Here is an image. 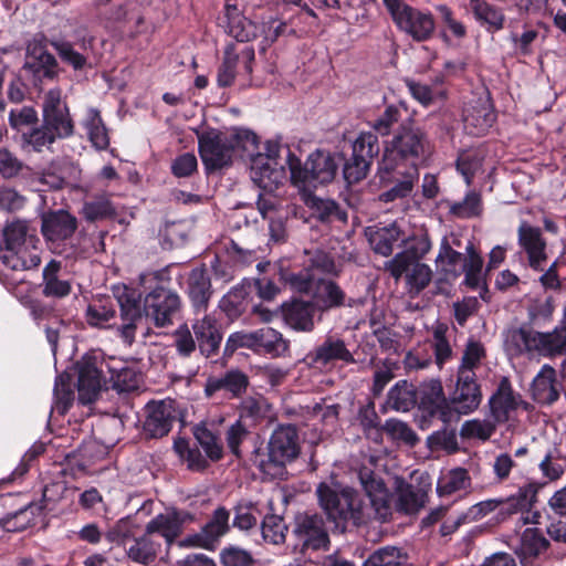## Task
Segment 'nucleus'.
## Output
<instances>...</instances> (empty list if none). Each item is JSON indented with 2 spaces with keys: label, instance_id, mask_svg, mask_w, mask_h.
Wrapping results in <instances>:
<instances>
[{
  "label": "nucleus",
  "instance_id": "44",
  "mask_svg": "<svg viewBox=\"0 0 566 566\" xmlns=\"http://www.w3.org/2000/svg\"><path fill=\"white\" fill-rule=\"evenodd\" d=\"M192 434L196 439V444L202 448L205 457L209 462H219L224 457L223 444L220 437L211 431L206 424H196L192 428Z\"/></svg>",
  "mask_w": 566,
  "mask_h": 566
},
{
  "label": "nucleus",
  "instance_id": "29",
  "mask_svg": "<svg viewBox=\"0 0 566 566\" xmlns=\"http://www.w3.org/2000/svg\"><path fill=\"white\" fill-rule=\"evenodd\" d=\"M345 291L333 280L317 279L312 292V301L322 315L333 310L352 306Z\"/></svg>",
  "mask_w": 566,
  "mask_h": 566
},
{
  "label": "nucleus",
  "instance_id": "4",
  "mask_svg": "<svg viewBox=\"0 0 566 566\" xmlns=\"http://www.w3.org/2000/svg\"><path fill=\"white\" fill-rule=\"evenodd\" d=\"M117 304L123 322L118 326L119 335L128 344L135 339L137 324L143 319V313L155 327L163 328L174 324L182 305L179 294L164 284H157L145 295L143 308L133 291L123 292L117 297Z\"/></svg>",
  "mask_w": 566,
  "mask_h": 566
},
{
  "label": "nucleus",
  "instance_id": "19",
  "mask_svg": "<svg viewBox=\"0 0 566 566\" xmlns=\"http://www.w3.org/2000/svg\"><path fill=\"white\" fill-rule=\"evenodd\" d=\"M250 386L249 376L239 368H231L206 380L203 392L209 399L222 394L228 400L242 398Z\"/></svg>",
  "mask_w": 566,
  "mask_h": 566
},
{
  "label": "nucleus",
  "instance_id": "10",
  "mask_svg": "<svg viewBox=\"0 0 566 566\" xmlns=\"http://www.w3.org/2000/svg\"><path fill=\"white\" fill-rule=\"evenodd\" d=\"M397 29L417 43L433 39L437 21L431 11L401 3L388 10Z\"/></svg>",
  "mask_w": 566,
  "mask_h": 566
},
{
  "label": "nucleus",
  "instance_id": "3",
  "mask_svg": "<svg viewBox=\"0 0 566 566\" xmlns=\"http://www.w3.org/2000/svg\"><path fill=\"white\" fill-rule=\"evenodd\" d=\"M357 479L365 495L352 486H346L342 520L336 524L340 532L359 528L373 520L386 522L391 516V493L382 478L369 467L363 465L357 471Z\"/></svg>",
  "mask_w": 566,
  "mask_h": 566
},
{
  "label": "nucleus",
  "instance_id": "49",
  "mask_svg": "<svg viewBox=\"0 0 566 566\" xmlns=\"http://www.w3.org/2000/svg\"><path fill=\"white\" fill-rule=\"evenodd\" d=\"M74 374L71 371H63L60 374L54 384V409L59 415L64 416L73 405L74 390H73Z\"/></svg>",
  "mask_w": 566,
  "mask_h": 566
},
{
  "label": "nucleus",
  "instance_id": "28",
  "mask_svg": "<svg viewBox=\"0 0 566 566\" xmlns=\"http://www.w3.org/2000/svg\"><path fill=\"white\" fill-rule=\"evenodd\" d=\"M191 327L201 355L207 358L218 355L223 338L218 321L210 315H205L202 318L195 319Z\"/></svg>",
  "mask_w": 566,
  "mask_h": 566
},
{
  "label": "nucleus",
  "instance_id": "17",
  "mask_svg": "<svg viewBox=\"0 0 566 566\" xmlns=\"http://www.w3.org/2000/svg\"><path fill=\"white\" fill-rule=\"evenodd\" d=\"M177 420L175 401L150 400L145 406L143 431L147 439H160L171 431Z\"/></svg>",
  "mask_w": 566,
  "mask_h": 566
},
{
  "label": "nucleus",
  "instance_id": "7",
  "mask_svg": "<svg viewBox=\"0 0 566 566\" xmlns=\"http://www.w3.org/2000/svg\"><path fill=\"white\" fill-rule=\"evenodd\" d=\"M505 344L515 355L537 354L549 359L566 355V307L553 331L538 332L524 323L507 331Z\"/></svg>",
  "mask_w": 566,
  "mask_h": 566
},
{
  "label": "nucleus",
  "instance_id": "22",
  "mask_svg": "<svg viewBox=\"0 0 566 566\" xmlns=\"http://www.w3.org/2000/svg\"><path fill=\"white\" fill-rule=\"evenodd\" d=\"M218 20L224 32L238 42L253 41L260 34V25L247 18L237 4L227 2Z\"/></svg>",
  "mask_w": 566,
  "mask_h": 566
},
{
  "label": "nucleus",
  "instance_id": "6",
  "mask_svg": "<svg viewBox=\"0 0 566 566\" xmlns=\"http://www.w3.org/2000/svg\"><path fill=\"white\" fill-rule=\"evenodd\" d=\"M301 452L298 432L294 424H279L270 436L266 450L260 436L254 437V449L249 461L262 474L270 479H282L286 474V464L294 461Z\"/></svg>",
  "mask_w": 566,
  "mask_h": 566
},
{
  "label": "nucleus",
  "instance_id": "9",
  "mask_svg": "<svg viewBox=\"0 0 566 566\" xmlns=\"http://www.w3.org/2000/svg\"><path fill=\"white\" fill-rule=\"evenodd\" d=\"M293 552L305 555L307 552L328 551L329 534L324 517L318 513H297L292 524Z\"/></svg>",
  "mask_w": 566,
  "mask_h": 566
},
{
  "label": "nucleus",
  "instance_id": "61",
  "mask_svg": "<svg viewBox=\"0 0 566 566\" xmlns=\"http://www.w3.org/2000/svg\"><path fill=\"white\" fill-rule=\"evenodd\" d=\"M481 195L476 191H469L462 201L450 205L449 212L459 219H471L482 213Z\"/></svg>",
  "mask_w": 566,
  "mask_h": 566
},
{
  "label": "nucleus",
  "instance_id": "46",
  "mask_svg": "<svg viewBox=\"0 0 566 566\" xmlns=\"http://www.w3.org/2000/svg\"><path fill=\"white\" fill-rule=\"evenodd\" d=\"M85 316L87 324L92 327H112L114 323L111 322L116 317L115 304L109 297L95 300L88 304Z\"/></svg>",
  "mask_w": 566,
  "mask_h": 566
},
{
  "label": "nucleus",
  "instance_id": "33",
  "mask_svg": "<svg viewBox=\"0 0 566 566\" xmlns=\"http://www.w3.org/2000/svg\"><path fill=\"white\" fill-rule=\"evenodd\" d=\"M491 416L497 423L509 420L510 413L517 409V401L514 396L512 384L507 377H503L494 394L489 400Z\"/></svg>",
  "mask_w": 566,
  "mask_h": 566
},
{
  "label": "nucleus",
  "instance_id": "41",
  "mask_svg": "<svg viewBox=\"0 0 566 566\" xmlns=\"http://www.w3.org/2000/svg\"><path fill=\"white\" fill-rule=\"evenodd\" d=\"M289 349V342L277 331L271 327H262L255 331V347L253 349L255 354L281 357Z\"/></svg>",
  "mask_w": 566,
  "mask_h": 566
},
{
  "label": "nucleus",
  "instance_id": "47",
  "mask_svg": "<svg viewBox=\"0 0 566 566\" xmlns=\"http://www.w3.org/2000/svg\"><path fill=\"white\" fill-rule=\"evenodd\" d=\"M440 22V38L443 42H450V35L455 39L467 36V27L455 18L454 11L447 4H437L434 7Z\"/></svg>",
  "mask_w": 566,
  "mask_h": 566
},
{
  "label": "nucleus",
  "instance_id": "57",
  "mask_svg": "<svg viewBox=\"0 0 566 566\" xmlns=\"http://www.w3.org/2000/svg\"><path fill=\"white\" fill-rule=\"evenodd\" d=\"M262 537L266 543L281 545L285 543L289 526L284 517L279 514L268 513L261 522Z\"/></svg>",
  "mask_w": 566,
  "mask_h": 566
},
{
  "label": "nucleus",
  "instance_id": "11",
  "mask_svg": "<svg viewBox=\"0 0 566 566\" xmlns=\"http://www.w3.org/2000/svg\"><path fill=\"white\" fill-rule=\"evenodd\" d=\"M392 168L389 169L382 160L379 161L378 175L381 186L386 188L379 195V200L385 203L408 198L420 176L416 165L408 167L395 165Z\"/></svg>",
  "mask_w": 566,
  "mask_h": 566
},
{
  "label": "nucleus",
  "instance_id": "56",
  "mask_svg": "<svg viewBox=\"0 0 566 566\" xmlns=\"http://www.w3.org/2000/svg\"><path fill=\"white\" fill-rule=\"evenodd\" d=\"M84 128L93 147L97 150H106L108 148V132L98 111H90V114L84 122Z\"/></svg>",
  "mask_w": 566,
  "mask_h": 566
},
{
  "label": "nucleus",
  "instance_id": "55",
  "mask_svg": "<svg viewBox=\"0 0 566 566\" xmlns=\"http://www.w3.org/2000/svg\"><path fill=\"white\" fill-rule=\"evenodd\" d=\"M229 521L230 511L224 506H218L212 512L210 520L202 526L209 544H212L213 547H216L222 536L229 533L231 528Z\"/></svg>",
  "mask_w": 566,
  "mask_h": 566
},
{
  "label": "nucleus",
  "instance_id": "32",
  "mask_svg": "<svg viewBox=\"0 0 566 566\" xmlns=\"http://www.w3.org/2000/svg\"><path fill=\"white\" fill-rule=\"evenodd\" d=\"M187 285V294L195 312H206L213 294L208 270L203 265L192 269Z\"/></svg>",
  "mask_w": 566,
  "mask_h": 566
},
{
  "label": "nucleus",
  "instance_id": "48",
  "mask_svg": "<svg viewBox=\"0 0 566 566\" xmlns=\"http://www.w3.org/2000/svg\"><path fill=\"white\" fill-rule=\"evenodd\" d=\"M426 497L424 492L415 489L409 483H402L397 490L396 511L403 514H415L424 506Z\"/></svg>",
  "mask_w": 566,
  "mask_h": 566
},
{
  "label": "nucleus",
  "instance_id": "35",
  "mask_svg": "<svg viewBox=\"0 0 566 566\" xmlns=\"http://www.w3.org/2000/svg\"><path fill=\"white\" fill-rule=\"evenodd\" d=\"M318 504L329 522L336 526L344 511L343 499H346V486H331L325 482L317 485Z\"/></svg>",
  "mask_w": 566,
  "mask_h": 566
},
{
  "label": "nucleus",
  "instance_id": "25",
  "mask_svg": "<svg viewBox=\"0 0 566 566\" xmlns=\"http://www.w3.org/2000/svg\"><path fill=\"white\" fill-rule=\"evenodd\" d=\"M306 358L314 367H326L335 361L347 365L356 363L344 339L334 336H327L322 344L307 354Z\"/></svg>",
  "mask_w": 566,
  "mask_h": 566
},
{
  "label": "nucleus",
  "instance_id": "43",
  "mask_svg": "<svg viewBox=\"0 0 566 566\" xmlns=\"http://www.w3.org/2000/svg\"><path fill=\"white\" fill-rule=\"evenodd\" d=\"M306 205L311 209L312 216L322 223L347 221V212L333 199H323L316 196H310L306 200Z\"/></svg>",
  "mask_w": 566,
  "mask_h": 566
},
{
  "label": "nucleus",
  "instance_id": "13",
  "mask_svg": "<svg viewBox=\"0 0 566 566\" xmlns=\"http://www.w3.org/2000/svg\"><path fill=\"white\" fill-rule=\"evenodd\" d=\"M198 151L207 174L232 165L233 146L228 135L217 129L211 128L198 136Z\"/></svg>",
  "mask_w": 566,
  "mask_h": 566
},
{
  "label": "nucleus",
  "instance_id": "31",
  "mask_svg": "<svg viewBox=\"0 0 566 566\" xmlns=\"http://www.w3.org/2000/svg\"><path fill=\"white\" fill-rule=\"evenodd\" d=\"M29 242H40V240L35 234L29 233L27 221L14 220L7 223L2 230L0 259H7L9 262L15 260L17 263L14 265L19 266L18 259L13 258L11 253Z\"/></svg>",
  "mask_w": 566,
  "mask_h": 566
},
{
  "label": "nucleus",
  "instance_id": "51",
  "mask_svg": "<svg viewBox=\"0 0 566 566\" xmlns=\"http://www.w3.org/2000/svg\"><path fill=\"white\" fill-rule=\"evenodd\" d=\"M249 286H233L220 301V307L226 315L231 318L241 316L249 305Z\"/></svg>",
  "mask_w": 566,
  "mask_h": 566
},
{
  "label": "nucleus",
  "instance_id": "8",
  "mask_svg": "<svg viewBox=\"0 0 566 566\" xmlns=\"http://www.w3.org/2000/svg\"><path fill=\"white\" fill-rule=\"evenodd\" d=\"M338 155L317 149L310 154L305 163L287 148L286 165L291 175V184L302 191H311L319 185L332 182L337 174Z\"/></svg>",
  "mask_w": 566,
  "mask_h": 566
},
{
  "label": "nucleus",
  "instance_id": "37",
  "mask_svg": "<svg viewBox=\"0 0 566 566\" xmlns=\"http://www.w3.org/2000/svg\"><path fill=\"white\" fill-rule=\"evenodd\" d=\"M469 7L475 21L489 33H495L504 28L505 15L501 8L485 0H470Z\"/></svg>",
  "mask_w": 566,
  "mask_h": 566
},
{
  "label": "nucleus",
  "instance_id": "16",
  "mask_svg": "<svg viewBox=\"0 0 566 566\" xmlns=\"http://www.w3.org/2000/svg\"><path fill=\"white\" fill-rule=\"evenodd\" d=\"M23 70L31 75L34 86L42 85L45 81H54L59 76L57 60L48 51L43 40H34L28 44Z\"/></svg>",
  "mask_w": 566,
  "mask_h": 566
},
{
  "label": "nucleus",
  "instance_id": "2",
  "mask_svg": "<svg viewBox=\"0 0 566 566\" xmlns=\"http://www.w3.org/2000/svg\"><path fill=\"white\" fill-rule=\"evenodd\" d=\"M482 389L476 375L457 373L454 388L446 396L440 379H430L421 385L419 402L420 429L426 430L433 420L451 422L459 416L474 412L482 401Z\"/></svg>",
  "mask_w": 566,
  "mask_h": 566
},
{
  "label": "nucleus",
  "instance_id": "50",
  "mask_svg": "<svg viewBox=\"0 0 566 566\" xmlns=\"http://www.w3.org/2000/svg\"><path fill=\"white\" fill-rule=\"evenodd\" d=\"M259 436L250 430V427L242 424L241 421H234L224 433V439L229 452L237 459L242 460L244 458L241 449L243 442L251 441L254 448V437Z\"/></svg>",
  "mask_w": 566,
  "mask_h": 566
},
{
  "label": "nucleus",
  "instance_id": "42",
  "mask_svg": "<svg viewBox=\"0 0 566 566\" xmlns=\"http://www.w3.org/2000/svg\"><path fill=\"white\" fill-rule=\"evenodd\" d=\"M464 255L455 251L444 238L441 241L439 254L436 259L439 273L446 281H454L462 274Z\"/></svg>",
  "mask_w": 566,
  "mask_h": 566
},
{
  "label": "nucleus",
  "instance_id": "39",
  "mask_svg": "<svg viewBox=\"0 0 566 566\" xmlns=\"http://www.w3.org/2000/svg\"><path fill=\"white\" fill-rule=\"evenodd\" d=\"M44 511V505L30 502L0 518V527L7 532H22L35 524V518Z\"/></svg>",
  "mask_w": 566,
  "mask_h": 566
},
{
  "label": "nucleus",
  "instance_id": "30",
  "mask_svg": "<svg viewBox=\"0 0 566 566\" xmlns=\"http://www.w3.org/2000/svg\"><path fill=\"white\" fill-rule=\"evenodd\" d=\"M317 308L313 301L293 298L282 305L285 323L297 332H312L315 327L314 315Z\"/></svg>",
  "mask_w": 566,
  "mask_h": 566
},
{
  "label": "nucleus",
  "instance_id": "26",
  "mask_svg": "<svg viewBox=\"0 0 566 566\" xmlns=\"http://www.w3.org/2000/svg\"><path fill=\"white\" fill-rule=\"evenodd\" d=\"M497 114L491 98H479L463 112L464 128L468 134L483 136L496 122Z\"/></svg>",
  "mask_w": 566,
  "mask_h": 566
},
{
  "label": "nucleus",
  "instance_id": "12",
  "mask_svg": "<svg viewBox=\"0 0 566 566\" xmlns=\"http://www.w3.org/2000/svg\"><path fill=\"white\" fill-rule=\"evenodd\" d=\"M379 143L374 133H361L353 144L352 156L344 161L343 178L348 186L364 180L379 154Z\"/></svg>",
  "mask_w": 566,
  "mask_h": 566
},
{
  "label": "nucleus",
  "instance_id": "54",
  "mask_svg": "<svg viewBox=\"0 0 566 566\" xmlns=\"http://www.w3.org/2000/svg\"><path fill=\"white\" fill-rule=\"evenodd\" d=\"M82 214L88 222L113 219L117 211L107 195L95 196L92 200L85 201Z\"/></svg>",
  "mask_w": 566,
  "mask_h": 566
},
{
  "label": "nucleus",
  "instance_id": "58",
  "mask_svg": "<svg viewBox=\"0 0 566 566\" xmlns=\"http://www.w3.org/2000/svg\"><path fill=\"white\" fill-rule=\"evenodd\" d=\"M471 485V478L467 469L455 468L441 476L437 483V492L440 496L451 495L467 490Z\"/></svg>",
  "mask_w": 566,
  "mask_h": 566
},
{
  "label": "nucleus",
  "instance_id": "40",
  "mask_svg": "<svg viewBox=\"0 0 566 566\" xmlns=\"http://www.w3.org/2000/svg\"><path fill=\"white\" fill-rule=\"evenodd\" d=\"M172 449L180 462L186 464L187 470L190 472L203 473L209 469L210 462L201 453L198 444H191L187 438H176Z\"/></svg>",
  "mask_w": 566,
  "mask_h": 566
},
{
  "label": "nucleus",
  "instance_id": "1",
  "mask_svg": "<svg viewBox=\"0 0 566 566\" xmlns=\"http://www.w3.org/2000/svg\"><path fill=\"white\" fill-rule=\"evenodd\" d=\"M406 111L402 103L390 104L370 122L374 135L389 137L384 143L381 157L389 169L395 165L419 168L433 151L428 130L413 117L403 118Z\"/></svg>",
  "mask_w": 566,
  "mask_h": 566
},
{
  "label": "nucleus",
  "instance_id": "62",
  "mask_svg": "<svg viewBox=\"0 0 566 566\" xmlns=\"http://www.w3.org/2000/svg\"><path fill=\"white\" fill-rule=\"evenodd\" d=\"M485 357V348L481 342L469 338L463 350L461 364L458 367V374L471 375L475 374L474 369L481 364Z\"/></svg>",
  "mask_w": 566,
  "mask_h": 566
},
{
  "label": "nucleus",
  "instance_id": "64",
  "mask_svg": "<svg viewBox=\"0 0 566 566\" xmlns=\"http://www.w3.org/2000/svg\"><path fill=\"white\" fill-rule=\"evenodd\" d=\"M403 555L396 546H385L373 552L363 566H401Z\"/></svg>",
  "mask_w": 566,
  "mask_h": 566
},
{
  "label": "nucleus",
  "instance_id": "5",
  "mask_svg": "<svg viewBox=\"0 0 566 566\" xmlns=\"http://www.w3.org/2000/svg\"><path fill=\"white\" fill-rule=\"evenodd\" d=\"M193 521V515L185 510L171 507L149 520L143 534L134 536L126 547L128 560L149 566L163 553L168 551L184 532L187 523Z\"/></svg>",
  "mask_w": 566,
  "mask_h": 566
},
{
  "label": "nucleus",
  "instance_id": "34",
  "mask_svg": "<svg viewBox=\"0 0 566 566\" xmlns=\"http://www.w3.org/2000/svg\"><path fill=\"white\" fill-rule=\"evenodd\" d=\"M240 399L241 401L237 408L238 419L235 421H241L242 424L254 428L268 418L271 405L263 395L256 394Z\"/></svg>",
  "mask_w": 566,
  "mask_h": 566
},
{
  "label": "nucleus",
  "instance_id": "38",
  "mask_svg": "<svg viewBox=\"0 0 566 566\" xmlns=\"http://www.w3.org/2000/svg\"><path fill=\"white\" fill-rule=\"evenodd\" d=\"M421 388L419 390L407 380H399L388 391V402L397 411H409L415 405L419 406ZM420 410L416 413V420L420 426Z\"/></svg>",
  "mask_w": 566,
  "mask_h": 566
},
{
  "label": "nucleus",
  "instance_id": "60",
  "mask_svg": "<svg viewBox=\"0 0 566 566\" xmlns=\"http://www.w3.org/2000/svg\"><path fill=\"white\" fill-rule=\"evenodd\" d=\"M443 427L433 431L427 438V446L431 451H447L452 454L459 451L457 430L450 426V422H442Z\"/></svg>",
  "mask_w": 566,
  "mask_h": 566
},
{
  "label": "nucleus",
  "instance_id": "53",
  "mask_svg": "<svg viewBox=\"0 0 566 566\" xmlns=\"http://www.w3.org/2000/svg\"><path fill=\"white\" fill-rule=\"evenodd\" d=\"M30 312L33 319L38 323L53 319V324L67 326L69 313L66 308L61 306L56 301L50 303L33 301L30 305Z\"/></svg>",
  "mask_w": 566,
  "mask_h": 566
},
{
  "label": "nucleus",
  "instance_id": "14",
  "mask_svg": "<svg viewBox=\"0 0 566 566\" xmlns=\"http://www.w3.org/2000/svg\"><path fill=\"white\" fill-rule=\"evenodd\" d=\"M255 61V51L251 45L238 51L234 43L224 48L223 60L218 69L217 83L219 87H229L233 84L235 76H244L250 82Z\"/></svg>",
  "mask_w": 566,
  "mask_h": 566
},
{
  "label": "nucleus",
  "instance_id": "45",
  "mask_svg": "<svg viewBox=\"0 0 566 566\" xmlns=\"http://www.w3.org/2000/svg\"><path fill=\"white\" fill-rule=\"evenodd\" d=\"M548 547L549 542L543 532L536 527H528L521 535L516 554L522 559H533L545 553Z\"/></svg>",
  "mask_w": 566,
  "mask_h": 566
},
{
  "label": "nucleus",
  "instance_id": "63",
  "mask_svg": "<svg viewBox=\"0 0 566 566\" xmlns=\"http://www.w3.org/2000/svg\"><path fill=\"white\" fill-rule=\"evenodd\" d=\"M483 164V156L476 150H463L459 154L455 167L459 174L464 178V181L470 186L481 169Z\"/></svg>",
  "mask_w": 566,
  "mask_h": 566
},
{
  "label": "nucleus",
  "instance_id": "21",
  "mask_svg": "<svg viewBox=\"0 0 566 566\" xmlns=\"http://www.w3.org/2000/svg\"><path fill=\"white\" fill-rule=\"evenodd\" d=\"M517 243L525 252L528 265L534 271H544V263L547 260V242L538 227L522 221L517 229Z\"/></svg>",
  "mask_w": 566,
  "mask_h": 566
},
{
  "label": "nucleus",
  "instance_id": "23",
  "mask_svg": "<svg viewBox=\"0 0 566 566\" xmlns=\"http://www.w3.org/2000/svg\"><path fill=\"white\" fill-rule=\"evenodd\" d=\"M565 392L564 385L557 379L556 369L544 364L537 375L534 377L530 392L532 399L541 406H552Z\"/></svg>",
  "mask_w": 566,
  "mask_h": 566
},
{
  "label": "nucleus",
  "instance_id": "20",
  "mask_svg": "<svg viewBox=\"0 0 566 566\" xmlns=\"http://www.w3.org/2000/svg\"><path fill=\"white\" fill-rule=\"evenodd\" d=\"M75 216L64 209L52 210L43 214L41 232L44 239L56 249L60 243L71 239L77 230Z\"/></svg>",
  "mask_w": 566,
  "mask_h": 566
},
{
  "label": "nucleus",
  "instance_id": "59",
  "mask_svg": "<svg viewBox=\"0 0 566 566\" xmlns=\"http://www.w3.org/2000/svg\"><path fill=\"white\" fill-rule=\"evenodd\" d=\"M38 243L39 242H29L11 253L13 258L18 259V263H20L19 266L14 265L17 263L15 260L9 262L7 259H1L2 263L13 271H25L38 268L41 263Z\"/></svg>",
  "mask_w": 566,
  "mask_h": 566
},
{
  "label": "nucleus",
  "instance_id": "36",
  "mask_svg": "<svg viewBox=\"0 0 566 566\" xmlns=\"http://www.w3.org/2000/svg\"><path fill=\"white\" fill-rule=\"evenodd\" d=\"M62 263L52 259L43 269L42 283L40 284L41 293L49 298H63L72 292V285L67 280H61L59 273Z\"/></svg>",
  "mask_w": 566,
  "mask_h": 566
},
{
  "label": "nucleus",
  "instance_id": "52",
  "mask_svg": "<svg viewBox=\"0 0 566 566\" xmlns=\"http://www.w3.org/2000/svg\"><path fill=\"white\" fill-rule=\"evenodd\" d=\"M227 135L229 143L233 146V155L237 154L250 160L259 149L260 139L258 135L250 129L234 128Z\"/></svg>",
  "mask_w": 566,
  "mask_h": 566
},
{
  "label": "nucleus",
  "instance_id": "27",
  "mask_svg": "<svg viewBox=\"0 0 566 566\" xmlns=\"http://www.w3.org/2000/svg\"><path fill=\"white\" fill-rule=\"evenodd\" d=\"M545 485L546 482L532 481L521 486L515 494L499 500L501 505L497 506V521L503 522L516 513L528 512L536 502L538 491Z\"/></svg>",
  "mask_w": 566,
  "mask_h": 566
},
{
  "label": "nucleus",
  "instance_id": "24",
  "mask_svg": "<svg viewBox=\"0 0 566 566\" xmlns=\"http://www.w3.org/2000/svg\"><path fill=\"white\" fill-rule=\"evenodd\" d=\"M252 181L265 192L275 191L285 179V168L269 156H252L250 159Z\"/></svg>",
  "mask_w": 566,
  "mask_h": 566
},
{
  "label": "nucleus",
  "instance_id": "18",
  "mask_svg": "<svg viewBox=\"0 0 566 566\" xmlns=\"http://www.w3.org/2000/svg\"><path fill=\"white\" fill-rule=\"evenodd\" d=\"M102 364L95 356L85 355L74 365L73 374L77 376L76 388L82 405H90L98 398L103 380Z\"/></svg>",
  "mask_w": 566,
  "mask_h": 566
},
{
  "label": "nucleus",
  "instance_id": "15",
  "mask_svg": "<svg viewBox=\"0 0 566 566\" xmlns=\"http://www.w3.org/2000/svg\"><path fill=\"white\" fill-rule=\"evenodd\" d=\"M42 125L55 139L69 138L74 134V124L69 107L61 98V90L48 91L42 104Z\"/></svg>",
  "mask_w": 566,
  "mask_h": 566
}]
</instances>
